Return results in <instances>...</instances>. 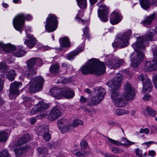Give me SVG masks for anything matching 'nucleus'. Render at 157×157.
Here are the masks:
<instances>
[{
	"label": "nucleus",
	"instance_id": "f257e3e1",
	"mask_svg": "<svg viewBox=\"0 0 157 157\" xmlns=\"http://www.w3.org/2000/svg\"><path fill=\"white\" fill-rule=\"evenodd\" d=\"M155 31L153 29H150L145 36L138 37L137 41L132 45L135 51L131 56L132 66L136 67L143 59V52L145 50V47L149 45L148 40H152Z\"/></svg>",
	"mask_w": 157,
	"mask_h": 157
},
{
	"label": "nucleus",
	"instance_id": "f03ea898",
	"mask_svg": "<svg viewBox=\"0 0 157 157\" xmlns=\"http://www.w3.org/2000/svg\"><path fill=\"white\" fill-rule=\"evenodd\" d=\"M123 78L122 76L119 75L117 77L114 78L113 80L109 81L108 83V85L111 88V98L117 107H122L125 105L124 101L117 91V90L120 87Z\"/></svg>",
	"mask_w": 157,
	"mask_h": 157
},
{
	"label": "nucleus",
	"instance_id": "7ed1b4c3",
	"mask_svg": "<svg viewBox=\"0 0 157 157\" xmlns=\"http://www.w3.org/2000/svg\"><path fill=\"white\" fill-rule=\"evenodd\" d=\"M105 67L104 63L94 59L90 60L85 65L81 68L83 74L94 73L99 75L104 73Z\"/></svg>",
	"mask_w": 157,
	"mask_h": 157
},
{
	"label": "nucleus",
	"instance_id": "20e7f679",
	"mask_svg": "<svg viewBox=\"0 0 157 157\" xmlns=\"http://www.w3.org/2000/svg\"><path fill=\"white\" fill-rule=\"evenodd\" d=\"M27 65L28 72L27 73V77L29 79L32 78L31 75L35 73L37 69L33 67V66L36 65L37 66H41L42 64V60L39 58H31L27 60L26 62Z\"/></svg>",
	"mask_w": 157,
	"mask_h": 157
},
{
	"label": "nucleus",
	"instance_id": "39448f33",
	"mask_svg": "<svg viewBox=\"0 0 157 157\" xmlns=\"http://www.w3.org/2000/svg\"><path fill=\"white\" fill-rule=\"evenodd\" d=\"M44 82V79L41 76L33 79L28 85L29 86L28 92L34 93L37 91L41 90Z\"/></svg>",
	"mask_w": 157,
	"mask_h": 157
},
{
	"label": "nucleus",
	"instance_id": "423d86ee",
	"mask_svg": "<svg viewBox=\"0 0 157 157\" xmlns=\"http://www.w3.org/2000/svg\"><path fill=\"white\" fill-rule=\"evenodd\" d=\"M132 33L131 30H128L123 34L120 35L118 38L116 39L115 41L112 43L113 47H117L123 48L127 46L128 44V40Z\"/></svg>",
	"mask_w": 157,
	"mask_h": 157
},
{
	"label": "nucleus",
	"instance_id": "0eeeda50",
	"mask_svg": "<svg viewBox=\"0 0 157 157\" xmlns=\"http://www.w3.org/2000/svg\"><path fill=\"white\" fill-rule=\"evenodd\" d=\"M95 91L96 96L92 97L87 101V105L90 106H93L100 103L103 99L105 93L104 89L101 87L98 88Z\"/></svg>",
	"mask_w": 157,
	"mask_h": 157
},
{
	"label": "nucleus",
	"instance_id": "6e6552de",
	"mask_svg": "<svg viewBox=\"0 0 157 157\" xmlns=\"http://www.w3.org/2000/svg\"><path fill=\"white\" fill-rule=\"evenodd\" d=\"M58 23L56 16L54 14H50L46 19L45 29L49 33L53 32L56 29Z\"/></svg>",
	"mask_w": 157,
	"mask_h": 157
},
{
	"label": "nucleus",
	"instance_id": "1a4fd4ad",
	"mask_svg": "<svg viewBox=\"0 0 157 157\" xmlns=\"http://www.w3.org/2000/svg\"><path fill=\"white\" fill-rule=\"evenodd\" d=\"M153 54V59L151 62H146L145 64L146 70H155L157 69V48L155 45H153L151 47Z\"/></svg>",
	"mask_w": 157,
	"mask_h": 157
},
{
	"label": "nucleus",
	"instance_id": "9d476101",
	"mask_svg": "<svg viewBox=\"0 0 157 157\" xmlns=\"http://www.w3.org/2000/svg\"><path fill=\"white\" fill-rule=\"evenodd\" d=\"M25 21V16L23 14H18L13 20V23L14 27L20 33H21L23 30Z\"/></svg>",
	"mask_w": 157,
	"mask_h": 157
},
{
	"label": "nucleus",
	"instance_id": "9b49d317",
	"mask_svg": "<svg viewBox=\"0 0 157 157\" xmlns=\"http://www.w3.org/2000/svg\"><path fill=\"white\" fill-rule=\"evenodd\" d=\"M135 96L134 90L129 83H126L124 86V97L127 100H132Z\"/></svg>",
	"mask_w": 157,
	"mask_h": 157
},
{
	"label": "nucleus",
	"instance_id": "f8f14e48",
	"mask_svg": "<svg viewBox=\"0 0 157 157\" xmlns=\"http://www.w3.org/2000/svg\"><path fill=\"white\" fill-rule=\"evenodd\" d=\"M21 83L14 82L11 84L9 93V97L11 99L15 98L19 94V88L21 86Z\"/></svg>",
	"mask_w": 157,
	"mask_h": 157
},
{
	"label": "nucleus",
	"instance_id": "ddd939ff",
	"mask_svg": "<svg viewBox=\"0 0 157 157\" xmlns=\"http://www.w3.org/2000/svg\"><path fill=\"white\" fill-rule=\"evenodd\" d=\"M98 12V17L102 21H107L109 11L107 6L105 5H102L100 7Z\"/></svg>",
	"mask_w": 157,
	"mask_h": 157
},
{
	"label": "nucleus",
	"instance_id": "4468645a",
	"mask_svg": "<svg viewBox=\"0 0 157 157\" xmlns=\"http://www.w3.org/2000/svg\"><path fill=\"white\" fill-rule=\"evenodd\" d=\"M31 31V29L29 27H25V33L27 34V38L28 40H25L24 41V44L27 46L29 48H32L33 47L35 44L36 41V38L34 37L33 35L29 34L27 30Z\"/></svg>",
	"mask_w": 157,
	"mask_h": 157
},
{
	"label": "nucleus",
	"instance_id": "2eb2a0df",
	"mask_svg": "<svg viewBox=\"0 0 157 157\" xmlns=\"http://www.w3.org/2000/svg\"><path fill=\"white\" fill-rule=\"evenodd\" d=\"M48 131V128L47 126H40L38 128L37 133L39 135L43 136L45 140L48 141L51 138V136Z\"/></svg>",
	"mask_w": 157,
	"mask_h": 157
},
{
	"label": "nucleus",
	"instance_id": "dca6fc26",
	"mask_svg": "<svg viewBox=\"0 0 157 157\" xmlns=\"http://www.w3.org/2000/svg\"><path fill=\"white\" fill-rule=\"evenodd\" d=\"M61 114L60 108L58 107H54L51 110L49 115L48 119L50 120L53 121L58 118Z\"/></svg>",
	"mask_w": 157,
	"mask_h": 157
},
{
	"label": "nucleus",
	"instance_id": "f3484780",
	"mask_svg": "<svg viewBox=\"0 0 157 157\" xmlns=\"http://www.w3.org/2000/svg\"><path fill=\"white\" fill-rule=\"evenodd\" d=\"M124 63V62L122 59H115L112 60H108L106 63V64L111 69H116L120 67Z\"/></svg>",
	"mask_w": 157,
	"mask_h": 157
},
{
	"label": "nucleus",
	"instance_id": "a211bd4d",
	"mask_svg": "<svg viewBox=\"0 0 157 157\" xmlns=\"http://www.w3.org/2000/svg\"><path fill=\"white\" fill-rule=\"evenodd\" d=\"M107 139L109 142L116 146H121L123 145L126 147H128L130 145L135 143L130 141L126 139H123L121 140L123 143H121L118 141L113 139L109 137H107Z\"/></svg>",
	"mask_w": 157,
	"mask_h": 157
},
{
	"label": "nucleus",
	"instance_id": "6ab92c4d",
	"mask_svg": "<svg viewBox=\"0 0 157 157\" xmlns=\"http://www.w3.org/2000/svg\"><path fill=\"white\" fill-rule=\"evenodd\" d=\"M64 89H63V87L60 89L57 87L53 88L50 90V95L56 99H60L62 97L63 92L65 90Z\"/></svg>",
	"mask_w": 157,
	"mask_h": 157
},
{
	"label": "nucleus",
	"instance_id": "aec40b11",
	"mask_svg": "<svg viewBox=\"0 0 157 157\" xmlns=\"http://www.w3.org/2000/svg\"><path fill=\"white\" fill-rule=\"evenodd\" d=\"M122 18L120 13L114 11L111 14L110 21L113 25L117 24L121 20Z\"/></svg>",
	"mask_w": 157,
	"mask_h": 157
},
{
	"label": "nucleus",
	"instance_id": "412c9836",
	"mask_svg": "<svg viewBox=\"0 0 157 157\" xmlns=\"http://www.w3.org/2000/svg\"><path fill=\"white\" fill-rule=\"evenodd\" d=\"M30 148L29 146H27L24 147H17L14 150L16 155V157H22L23 154Z\"/></svg>",
	"mask_w": 157,
	"mask_h": 157
},
{
	"label": "nucleus",
	"instance_id": "4be33fe9",
	"mask_svg": "<svg viewBox=\"0 0 157 157\" xmlns=\"http://www.w3.org/2000/svg\"><path fill=\"white\" fill-rule=\"evenodd\" d=\"M65 90L63 92L62 97H65L67 99L72 98L74 96V92L68 87H63Z\"/></svg>",
	"mask_w": 157,
	"mask_h": 157
},
{
	"label": "nucleus",
	"instance_id": "5701e85b",
	"mask_svg": "<svg viewBox=\"0 0 157 157\" xmlns=\"http://www.w3.org/2000/svg\"><path fill=\"white\" fill-rule=\"evenodd\" d=\"M31 138L29 134H26L23 137L20 138L15 144V145L17 147L21 146L24 143L29 141Z\"/></svg>",
	"mask_w": 157,
	"mask_h": 157
},
{
	"label": "nucleus",
	"instance_id": "b1692460",
	"mask_svg": "<svg viewBox=\"0 0 157 157\" xmlns=\"http://www.w3.org/2000/svg\"><path fill=\"white\" fill-rule=\"evenodd\" d=\"M152 86L151 81L148 79H145L143 82V91L150 92L152 88Z\"/></svg>",
	"mask_w": 157,
	"mask_h": 157
},
{
	"label": "nucleus",
	"instance_id": "393cba45",
	"mask_svg": "<svg viewBox=\"0 0 157 157\" xmlns=\"http://www.w3.org/2000/svg\"><path fill=\"white\" fill-rule=\"evenodd\" d=\"M59 42L61 46L63 47H69L70 46V40L67 36L61 37L59 39Z\"/></svg>",
	"mask_w": 157,
	"mask_h": 157
},
{
	"label": "nucleus",
	"instance_id": "a878e982",
	"mask_svg": "<svg viewBox=\"0 0 157 157\" xmlns=\"http://www.w3.org/2000/svg\"><path fill=\"white\" fill-rule=\"evenodd\" d=\"M83 49L84 48L82 47L80 48H77L75 51L72 52L68 54L67 56V59L69 60H71L72 59H73L76 56L82 51Z\"/></svg>",
	"mask_w": 157,
	"mask_h": 157
},
{
	"label": "nucleus",
	"instance_id": "bb28decb",
	"mask_svg": "<svg viewBox=\"0 0 157 157\" xmlns=\"http://www.w3.org/2000/svg\"><path fill=\"white\" fill-rule=\"evenodd\" d=\"M16 49V47L10 44H5L3 50L6 52H11Z\"/></svg>",
	"mask_w": 157,
	"mask_h": 157
},
{
	"label": "nucleus",
	"instance_id": "cd10ccee",
	"mask_svg": "<svg viewBox=\"0 0 157 157\" xmlns=\"http://www.w3.org/2000/svg\"><path fill=\"white\" fill-rule=\"evenodd\" d=\"M38 111H42L46 109L48 107L47 104L43 101L39 102L35 106Z\"/></svg>",
	"mask_w": 157,
	"mask_h": 157
},
{
	"label": "nucleus",
	"instance_id": "c85d7f7f",
	"mask_svg": "<svg viewBox=\"0 0 157 157\" xmlns=\"http://www.w3.org/2000/svg\"><path fill=\"white\" fill-rule=\"evenodd\" d=\"M155 17V14H152L147 17V18L143 21L142 23L145 26L147 27L150 25L152 21V20Z\"/></svg>",
	"mask_w": 157,
	"mask_h": 157
},
{
	"label": "nucleus",
	"instance_id": "c756f323",
	"mask_svg": "<svg viewBox=\"0 0 157 157\" xmlns=\"http://www.w3.org/2000/svg\"><path fill=\"white\" fill-rule=\"evenodd\" d=\"M19 50L14 52L15 56L17 57H21L24 56L26 53V52L20 46H18Z\"/></svg>",
	"mask_w": 157,
	"mask_h": 157
},
{
	"label": "nucleus",
	"instance_id": "7c9ffc66",
	"mask_svg": "<svg viewBox=\"0 0 157 157\" xmlns=\"http://www.w3.org/2000/svg\"><path fill=\"white\" fill-rule=\"evenodd\" d=\"M74 128L71 123H68L63 126L62 128V131L63 133L71 132L74 130Z\"/></svg>",
	"mask_w": 157,
	"mask_h": 157
},
{
	"label": "nucleus",
	"instance_id": "2f4dec72",
	"mask_svg": "<svg viewBox=\"0 0 157 157\" xmlns=\"http://www.w3.org/2000/svg\"><path fill=\"white\" fill-rule=\"evenodd\" d=\"M59 67L58 63L53 64L50 67L49 70L51 73L53 74L57 73L59 72Z\"/></svg>",
	"mask_w": 157,
	"mask_h": 157
},
{
	"label": "nucleus",
	"instance_id": "473e14b6",
	"mask_svg": "<svg viewBox=\"0 0 157 157\" xmlns=\"http://www.w3.org/2000/svg\"><path fill=\"white\" fill-rule=\"evenodd\" d=\"M7 78L11 81H12L14 79L15 72L12 70H8L5 73Z\"/></svg>",
	"mask_w": 157,
	"mask_h": 157
},
{
	"label": "nucleus",
	"instance_id": "72a5a7b5",
	"mask_svg": "<svg viewBox=\"0 0 157 157\" xmlns=\"http://www.w3.org/2000/svg\"><path fill=\"white\" fill-rule=\"evenodd\" d=\"M140 2L141 7L144 10H147L150 6V3L148 0H140Z\"/></svg>",
	"mask_w": 157,
	"mask_h": 157
},
{
	"label": "nucleus",
	"instance_id": "f704fd0d",
	"mask_svg": "<svg viewBox=\"0 0 157 157\" xmlns=\"http://www.w3.org/2000/svg\"><path fill=\"white\" fill-rule=\"evenodd\" d=\"M8 138L7 132L4 131L0 132V142L6 141Z\"/></svg>",
	"mask_w": 157,
	"mask_h": 157
},
{
	"label": "nucleus",
	"instance_id": "c9c22d12",
	"mask_svg": "<svg viewBox=\"0 0 157 157\" xmlns=\"http://www.w3.org/2000/svg\"><path fill=\"white\" fill-rule=\"evenodd\" d=\"M77 150L76 149L73 152L74 154L76 157H83L87 155L88 154V153L84 151H83L82 152H77Z\"/></svg>",
	"mask_w": 157,
	"mask_h": 157
},
{
	"label": "nucleus",
	"instance_id": "e433bc0d",
	"mask_svg": "<svg viewBox=\"0 0 157 157\" xmlns=\"http://www.w3.org/2000/svg\"><path fill=\"white\" fill-rule=\"evenodd\" d=\"M71 124L74 128L78 127L79 125H83V122L80 120L75 119L73 121Z\"/></svg>",
	"mask_w": 157,
	"mask_h": 157
},
{
	"label": "nucleus",
	"instance_id": "4c0bfd02",
	"mask_svg": "<svg viewBox=\"0 0 157 157\" xmlns=\"http://www.w3.org/2000/svg\"><path fill=\"white\" fill-rule=\"evenodd\" d=\"M78 5L81 8L84 9L86 8L87 4L86 0H76Z\"/></svg>",
	"mask_w": 157,
	"mask_h": 157
},
{
	"label": "nucleus",
	"instance_id": "58836bf2",
	"mask_svg": "<svg viewBox=\"0 0 157 157\" xmlns=\"http://www.w3.org/2000/svg\"><path fill=\"white\" fill-rule=\"evenodd\" d=\"M146 110L148 114L152 117H154L156 114V112L150 107H147L146 109Z\"/></svg>",
	"mask_w": 157,
	"mask_h": 157
},
{
	"label": "nucleus",
	"instance_id": "ea45409f",
	"mask_svg": "<svg viewBox=\"0 0 157 157\" xmlns=\"http://www.w3.org/2000/svg\"><path fill=\"white\" fill-rule=\"evenodd\" d=\"M23 100L24 105L27 107H30L31 105L30 98L28 97H25L23 98Z\"/></svg>",
	"mask_w": 157,
	"mask_h": 157
},
{
	"label": "nucleus",
	"instance_id": "a19ab883",
	"mask_svg": "<svg viewBox=\"0 0 157 157\" xmlns=\"http://www.w3.org/2000/svg\"><path fill=\"white\" fill-rule=\"evenodd\" d=\"M111 151L114 153L120 154L123 152L124 150L121 147H113L111 149Z\"/></svg>",
	"mask_w": 157,
	"mask_h": 157
},
{
	"label": "nucleus",
	"instance_id": "79ce46f5",
	"mask_svg": "<svg viewBox=\"0 0 157 157\" xmlns=\"http://www.w3.org/2000/svg\"><path fill=\"white\" fill-rule=\"evenodd\" d=\"M128 111L120 109H117L116 111V113L118 116H121L126 114L129 113Z\"/></svg>",
	"mask_w": 157,
	"mask_h": 157
},
{
	"label": "nucleus",
	"instance_id": "37998d69",
	"mask_svg": "<svg viewBox=\"0 0 157 157\" xmlns=\"http://www.w3.org/2000/svg\"><path fill=\"white\" fill-rule=\"evenodd\" d=\"M8 70L6 63L3 62L0 63V71H3L5 73Z\"/></svg>",
	"mask_w": 157,
	"mask_h": 157
},
{
	"label": "nucleus",
	"instance_id": "c03bdc74",
	"mask_svg": "<svg viewBox=\"0 0 157 157\" xmlns=\"http://www.w3.org/2000/svg\"><path fill=\"white\" fill-rule=\"evenodd\" d=\"M0 157H11L7 150L5 149L0 152Z\"/></svg>",
	"mask_w": 157,
	"mask_h": 157
},
{
	"label": "nucleus",
	"instance_id": "a18cd8bd",
	"mask_svg": "<svg viewBox=\"0 0 157 157\" xmlns=\"http://www.w3.org/2000/svg\"><path fill=\"white\" fill-rule=\"evenodd\" d=\"M71 79L70 78H66L62 77L60 78V82L63 84H65L71 82Z\"/></svg>",
	"mask_w": 157,
	"mask_h": 157
},
{
	"label": "nucleus",
	"instance_id": "49530a36",
	"mask_svg": "<svg viewBox=\"0 0 157 157\" xmlns=\"http://www.w3.org/2000/svg\"><path fill=\"white\" fill-rule=\"evenodd\" d=\"M83 16V12L82 11H79L78 14L77 15L76 18L77 19L78 21L80 22L81 21V22L83 23L84 21L80 19V17H82Z\"/></svg>",
	"mask_w": 157,
	"mask_h": 157
},
{
	"label": "nucleus",
	"instance_id": "de8ad7c7",
	"mask_svg": "<svg viewBox=\"0 0 157 157\" xmlns=\"http://www.w3.org/2000/svg\"><path fill=\"white\" fill-rule=\"evenodd\" d=\"M37 151L40 154H46L47 153V150L45 148L39 147L37 149Z\"/></svg>",
	"mask_w": 157,
	"mask_h": 157
},
{
	"label": "nucleus",
	"instance_id": "09e8293b",
	"mask_svg": "<svg viewBox=\"0 0 157 157\" xmlns=\"http://www.w3.org/2000/svg\"><path fill=\"white\" fill-rule=\"evenodd\" d=\"M136 154L137 157H143L142 151L139 148L136 149Z\"/></svg>",
	"mask_w": 157,
	"mask_h": 157
},
{
	"label": "nucleus",
	"instance_id": "8fccbe9b",
	"mask_svg": "<svg viewBox=\"0 0 157 157\" xmlns=\"http://www.w3.org/2000/svg\"><path fill=\"white\" fill-rule=\"evenodd\" d=\"M139 80L143 82L145 79H148L146 75H144L143 74H142L140 75L138 78Z\"/></svg>",
	"mask_w": 157,
	"mask_h": 157
},
{
	"label": "nucleus",
	"instance_id": "3c124183",
	"mask_svg": "<svg viewBox=\"0 0 157 157\" xmlns=\"http://www.w3.org/2000/svg\"><path fill=\"white\" fill-rule=\"evenodd\" d=\"M87 144L85 140H82L80 142V146L82 149H85L87 147Z\"/></svg>",
	"mask_w": 157,
	"mask_h": 157
},
{
	"label": "nucleus",
	"instance_id": "603ef678",
	"mask_svg": "<svg viewBox=\"0 0 157 157\" xmlns=\"http://www.w3.org/2000/svg\"><path fill=\"white\" fill-rule=\"evenodd\" d=\"M139 133L142 134L144 133L147 135L149 133V130L147 128H141L139 131Z\"/></svg>",
	"mask_w": 157,
	"mask_h": 157
},
{
	"label": "nucleus",
	"instance_id": "864d4df0",
	"mask_svg": "<svg viewBox=\"0 0 157 157\" xmlns=\"http://www.w3.org/2000/svg\"><path fill=\"white\" fill-rule=\"evenodd\" d=\"M66 122L65 119H61L58 120L57 124L59 126L63 124Z\"/></svg>",
	"mask_w": 157,
	"mask_h": 157
},
{
	"label": "nucleus",
	"instance_id": "5fc2aeb1",
	"mask_svg": "<svg viewBox=\"0 0 157 157\" xmlns=\"http://www.w3.org/2000/svg\"><path fill=\"white\" fill-rule=\"evenodd\" d=\"M151 98V95L148 94H146L143 97V98L146 101L149 100Z\"/></svg>",
	"mask_w": 157,
	"mask_h": 157
},
{
	"label": "nucleus",
	"instance_id": "6e6d98bb",
	"mask_svg": "<svg viewBox=\"0 0 157 157\" xmlns=\"http://www.w3.org/2000/svg\"><path fill=\"white\" fill-rule=\"evenodd\" d=\"M153 83L155 87L157 88V75L155 76L153 78Z\"/></svg>",
	"mask_w": 157,
	"mask_h": 157
},
{
	"label": "nucleus",
	"instance_id": "4d7b16f0",
	"mask_svg": "<svg viewBox=\"0 0 157 157\" xmlns=\"http://www.w3.org/2000/svg\"><path fill=\"white\" fill-rule=\"evenodd\" d=\"M39 112L37 110V108L35 106L31 111V113L32 115L35 114L36 112Z\"/></svg>",
	"mask_w": 157,
	"mask_h": 157
},
{
	"label": "nucleus",
	"instance_id": "13d9d810",
	"mask_svg": "<svg viewBox=\"0 0 157 157\" xmlns=\"http://www.w3.org/2000/svg\"><path fill=\"white\" fill-rule=\"evenodd\" d=\"M3 88V81L1 77L0 76V92H1Z\"/></svg>",
	"mask_w": 157,
	"mask_h": 157
},
{
	"label": "nucleus",
	"instance_id": "bf43d9fd",
	"mask_svg": "<svg viewBox=\"0 0 157 157\" xmlns=\"http://www.w3.org/2000/svg\"><path fill=\"white\" fill-rule=\"evenodd\" d=\"M80 101L82 103H85L87 101V99L83 96H81L80 97Z\"/></svg>",
	"mask_w": 157,
	"mask_h": 157
},
{
	"label": "nucleus",
	"instance_id": "052dcab7",
	"mask_svg": "<svg viewBox=\"0 0 157 157\" xmlns=\"http://www.w3.org/2000/svg\"><path fill=\"white\" fill-rule=\"evenodd\" d=\"M148 155L152 157H154L155 155V152L154 150L150 151L149 152Z\"/></svg>",
	"mask_w": 157,
	"mask_h": 157
},
{
	"label": "nucleus",
	"instance_id": "680f3d73",
	"mask_svg": "<svg viewBox=\"0 0 157 157\" xmlns=\"http://www.w3.org/2000/svg\"><path fill=\"white\" fill-rule=\"evenodd\" d=\"M154 142L153 141H150L144 142L143 144L146 145L147 146H149L151 144H153Z\"/></svg>",
	"mask_w": 157,
	"mask_h": 157
},
{
	"label": "nucleus",
	"instance_id": "e2e57ef3",
	"mask_svg": "<svg viewBox=\"0 0 157 157\" xmlns=\"http://www.w3.org/2000/svg\"><path fill=\"white\" fill-rule=\"evenodd\" d=\"M121 157H133L132 155L130 154H129L127 153H125L123 155H122Z\"/></svg>",
	"mask_w": 157,
	"mask_h": 157
},
{
	"label": "nucleus",
	"instance_id": "0e129e2a",
	"mask_svg": "<svg viewBox=\"0 0 157 157\" xmlns=\"http://www.w3.org/2000/svg\"><path fill=\"white\" fill-rule=\"evenodd\" d=\"M30 121L32 124H34L36 121V119L35 118H32L30 119Z\"/></svg>",
	"mask_w": 157,
	"mask_h": 157
},
{
	"label": "nucleus",
	"instance_id": "69168bd1",
	"mask_svg": "<svg viewBox=\"0 0 157 157\" xmlns=\"http://www.w3.org/2000/svg\"><path fill=\"white\" fill-rule=\"evenodd\" d=\"M25 17L27 21H30L32 19V17L29 14L27 15Z\"/></svg>",
	"mask_w": 157,
	"mask_h": 157
},
{
	"label": "nucleus",
	"instance_id": "338daca9",
	"mask_svg": "<svg viewBox=\"0 0 157 157\" xmlns=\"http://www.w3.org/2000/svg\"><path fill=\"white\" fill-rule=\"evenodd\" d=\"M88 29L86 26L84 29H83V32L84 34H86L88 33Z\"/></svg>",
	"mask_w": 157,
	"mask_h": 157
},
{
	"label": "nucleus",
	"instance_id": "774afa93",
	"mask_svg": "<svg viewBox=\"0 0 157 157\" xmlns=\"http://www.w3.org/2000/svg\"><path fill=\"white\" fill-rule=\"evenodd\" d=\"M105 156L106 157H113V155L110 153H105Z\"/></svg>",
	"mask_w": 157,
	"mask_h": 157
}]
</instances>
